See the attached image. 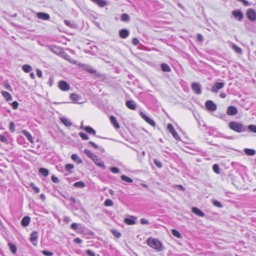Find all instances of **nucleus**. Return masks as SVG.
I'll return each instance as SVG.
<instances>
[{
	"instance_id": "nucleus-1",
	"label": "nucleus",
	"mask_w": 256,
	"mask_h": 256,
	"mask_svg": "<svg viewBox=\"0 0 256 256\" xmlns=\"http://www.w3.org/2000/svg\"><path fill=\"white\" fill-rule=\"evenodd\" d=\"M146 242L149 246L158 252H160L163 249L162 243L157 239L149 238L147 240Z\"/></svg>"
},
{
	"instance_id": "nucleus-2",
	"label": "nucleus",
	"mask_w": 256,
	"mask_h": 256,
	"mask_svg": "<svg viewBox=\"0 0 256 256\" xmlns=\"http://www.w3.org/2000/svg\"><path fill=\"white\" fill-rule=\"evenodd\" d=\"M229 128L234 132L239 133L244 132L246 130V126L235 122H230L229 123Z\"/></svg>"
},
{
	"instance_id": "nucleus-3",
	"label": "nucleus",
	"mask_w": 256,
	"mask_h": 256,
	"mask_svg": "<svg viewBox=\"0 0 256 256\" xmlns=\"http://www.w3.org/2000/svg\"><path fill=\"white\" fill-rule=\"evenodd\" d=\"M167 128H168V132L172 134L173 137L176 140H180V137L178 136V134L176 132L172 124H168V126H167Z\"/></svg>"
},
{
	"instance_id": "nucleus-4",
	"label": "nucleus",
	"mask_w": 256,
	"mask_h": 256,
	"mask_svg": "<svg viewBox=\"0 0 256 256\" xmlns=\"http://www.w3.org/2000/svg\"><path fill=\"white\" fill-rule=\"evenodd\" d=\"M248 18L251 21H254L256 20V12L252 8L248 10L246 13Z\"/></svg>"
},
{
	"instance_id": "nucleus-5",
	"label": "nucleus",
	"mask_w": 256,
	"mask_h": 256,
	"mask_svg": "<svg viewBox=\"0 0 256 256\" xmlns=\"http://www.w3.org/2000/svg\"><path fill=\"white\" fill-rule=\"evenodd\" d=\"M59 88L63 91H67L70 90V86L66 81L61 80L58 82Z\"/></svg>"
},
{
	"instance_id": "nucleus-6",
	"label": "nucleus",
	"mask_w": 256,
	"mask_h": 256,
	"mask_svg": "<svg viewBox=\"0 0 256 256\" xmlns=\"http://www.w3.org/2000/svg\"><path fill=\"white\" fill-rule=\"evenodd\" d=\"M192 88L197 94H202L201 86L199 84L193 82L192 84Z\"/></svg>"
},
{
	"instance_id": "nucleus-7",
	"label": "nucleus",
	"mask_w": 256,
	"mask_h": 256,
	"mask_svg": "<svg viewBox=\"0 0 256 256\" xmlns=\"http://www.w3.org/2000/svg\"><path fill=\"white\" fill-rule=\"evenodd\" d=\"M38 238V234L36 231H33L30 234V240L34 246H36L37 245V240Z\"/></svg>"
},
{
	"instance_id": "nucleus-8",
	"label": "nucleus",
	"mask_w": 256,
	"mask_h": 256,
	"mask_svg": "<svg viewBox=\"0 0 256 256\" xmlns=\"http://www.w3.org/2000/svg\"><path fill=\"white\" fill-rule=\"evenodd\" d=\"M206 108L210 111H214L216 110V105L212 100H208L205 104Z\"/></svg>"
},
{
	"instance_id": "nucleus-9",
	"label": "nucleus",
	"mask_w": 256,
	"mask_h": 256,
	"mask_svg": "<svg viewBox=\"0 0 256 256\" xmlns=\"http://www.w3.org/2000/svg\"><path fill=\"white\" fill-rule=\"evenodd\" d=\"M140 115L142 116V118L148 124L153 126H155L156 124L154 122L152 119L150 118L148 116L145 114H144L142 112H140Z\"/></svg>"
},
{
	"instance_id": "nucleus-10",
	"label": "nucleus",
	"mask_w": 256,
	"mask_h": 256,
	"mask_svg": "<svg viewBox=\"0 0 256 256\" xmlns=\"http://www.w3.org/2000/svg\"><path fill=\"white\" fill-rule=\"evenodd\" d=\"M224 86V82H216L212 88V91L217 93L220 89L222 88Z\"/></svg>"
},
{
	"instance_id": "nucleus-11",
	"label": "nucleus",
	"mask_w": 256,
	"mask_h": 256,
	"mask_svg": "<svg viewBox=\"0 0 256 256\" xmlns=\"http://www.w3.org/2000/svg\"><path fill=\"white\" fill-rule=\"evenodd\" d=\"M92 160L98 166L102 168L104 170L106 168L104 163L101 160L100 158H98L97 156H96L95 158H94Z\"/></svg>"
},
{
	"instance_id": "nucleus-12",
	"label": "nucleus",
	"mask_w": 256,
	"mask_h": 256,
	"mask_svg": "<svg viewBox=\"0 0 256 256\" xmlns=\"http://www.w3.org/2000/svg\"><path fill=\"white\" fill-rule=\"evenodd\" d=\"M238 113L237 108L234 106H230L228 108L226 114L229 116H234Z\"/></svg>"
},
{
	"instance_id": "nucleus-13",
	"label": "nucleus",
	"mask_w": 256,
	"mask_h": 256,
	"mask_svg": "<svg viewBox=\"0 0 256 256\" xmlns=\"http://www.w3.org/2000/svg\"><path fill=\"white\" fill-rule=\"evenodd\" d=\"M232 14L236 19L240 21L243 18L244 16L242 12L240 10H234L232 12Z\"/></svg>"
},
{
	"instance_id": "nucleus-14",
	"label": "nucleus",
	"mask_w": 256,
	"mask_h": 256,
	"mask_svg": "<svg viewBox=\"0 0 256 256\" xmlns=\"http://www.w3.org/2000/svg\"><path fill=\"white\" fill-rule=\"evenodd\" d=\"M37 17L42 20H48L50 16L48 14L44 12H38L36 14Z\"/></svg>"
},
{
	"instance_id": "nucleus-15",
	"label": "nucleus",
	"mask_w": 256,
	"mask_h": 256,
	"mask_svg": "<svg viewBox=\"0 0 256 256\" xmlns=\"http://www.w3.org/2000/svg\"><path fill=\"white\" fill-rule=\"evenodd\" d=\"M230 46L231 48L237 54H241L242 53V50L240 48L238 47V46L233 44L231 42H230Z\"/></svg>"
},
{
	"instance_id": "nucleus-16",
	"label": "nucleus",
	"mask_w": 256,
	"mask_h": 256,
	"mask_svg": "<svg viewBox=\"0 0 256 256\" xmlns=\"http://www.w3.org/2000/svg\"><path fill=\"white\" fill-rule=\"evenodd\" d=\"M22 132L27 138V139L29 140V142L30 143H32V144L34 143V140L32 138V136L29 132H28L26 130H24L22 131Z\"/></svg>"
},
{
	"instance_id": "nucleus-17",
	"label": "nucleus",
	"mask_w": 256,
	"mask_h": 256,
	"mask_svg": "<svg viewBox=\"0 0 256 256\" xmlns=\"http://www.w3.org/2000/svg\"><path fill=\"white\" fill-rule=\"evenodd\" d=\"M129 34V32L126 29L120 30L119 32V36L122 38H126Z\"/></svg>"
},
{
	"instance_id": "nucleus-18",
	"label": "nucleus",
	"mask_w": 256,
	"mask_h": 256,
	"mask_svg": "<svg viewBox=\"0 0 256 256\" xmlns=\"http://www.w3.org/2000/svg\"><path fill=\"white\" fill-rule=\"evenodd\" d=\"M126 106L130 110H135L136 108V105L133 100H127L126 102Z\"/></svg>"
},
{
	"instance_id": "nucleus-19",
	"label": "nucleus",
	"mask_w": 256,
	"mask_h": 256,
	"mask_svg": "<svg viewBox=\"0 0 256 256\" xmlns=\"http://www.w3.org/2000/svg\"><path fill=\"white\" fill-rule=\"evenodd\" d=\"M92 2L94 3L97 4L98 6L100 8H103L105 6L107 3L104 0H90Z\"/></svg>"
},
{
	"instance_id": "nucleus-20",
	"label": "nucleus",
	"mask_w": 256,
	"mask_h": 256,
	"mask_svg": "<svg viewBox=\"0 0 256 256\" xmlns=\"http://www.w3.org/2000/svg\"><path fill=\"white\" fill-rule=\"evenodd\" d=\"M192 212L196 215L200 217H204L205 216L204 214L197 208H192Z\"/></svg>"
},
{
	"instance_id": "nucleus-21",
	"label": "nucleus",
	"mask_w": 256,
	"mask_h": 256,
	"mask_svg": "<svg viewBox=\"0 0 256 256\" xmlns=\"http://www.w3.org/2000/svg\"><path fill=\"white\" fill-rule=\"evenodd\" d=\"M30 217H29L28 216H26L24 217L21 221L22 225L24 226H28L30 222Z\"/></svg>"
},
{
	"instance_id": "nucleus-22",
	"label": "nucleus",
	"mask_w": 256,
	"mask_h": 256,
	"mask_svg": "<svg viewBox=\"0 0 256 256\" xmlns=\"http://www.w3.org/2000/svg\"><path fill=\"white\" fill-rule=\"evenodd\" d=\"M61 122L66 126H70L72 125L71 122L68 118L62 117L60 118Z\"/></svg>"
},
{
	"instance_id": "nucleus-23",
	"label": "nucleus",
	"mask_w": 256,
	"mask_h": 256,
	"mask_svg": "<svg viewBox=\"0 0 256 256\" xmlns=\"http://www.w3.org/2000/svg\"><path fill=\"white\" fill-rule=\"evenodd\" d=\"M136 218L134 216H131V218H126L124 220V222L129 225L134 224L136 223L135 220Z\"/></svg>"
},
{
	"instance_id": "nucleus-24",
	"label": "nucleus",
	"mask_w": 256,
	"mask_h": 256,
	"mask_svg": "<svg viewBox=\"0 0 256 256\" xmlns=\"http://www.w3.org/2000/svg\"><path fill=\"white\" fill-rule=\"evenodd\" d=\"M110 120L114 127H115L117 129L120 128V125L117 122L114 116H110Z\"/></svg>"
},
{
	"instance_id": "nucleus-25",
	"label": "nucleus",
	"mask_w": 256,
	"mask_h": 256,
	"mask_svg": "<svg viewBox=\"0 0 256 256\" xmlns=\"http://www.w3.org/2000/svg\"><path fill=\"white\" fill-rule=\"evenodd\" d=\"M2 95L4 96L7 101L11 100H12V97L10 94L6 91H2Z\"/></svg>"
},
{
	"instance_id": "nucleus-26",
	"label": "nucleus",
	"mask_w": 256,
	"mask_h": 256,
	"mask_svg": "<svg viewBox=\"0 0 256 256\" xmlns=\"http://www.w3.org/2000/svg\"><path fill=\"white\" fill-rule=\"evenodd\" d=\"M81 66L84 68L87 71H88L90 72V73L92 74H94L96 72L95 70H94V69H92V67L88 65H87V64H82L81 65Z\"/></svg>"
},
{
	"instance_id": "nucleus-27",
	"label": "nucleus",
	"mask_w": 256,
	"mask_h": 256,
	"mask_svg": "<svg viewBox=\"0 0 256 256\" xmlns=\"http://www.w3.org/2000/svg\"><path fill=\"white\" fill-rule=\"evenodd\" d=\"M84 130L90 134H92L93 135H95L96 134L95 130L88 126H85L84 128Z\"/></svg>"
},
{
	"instance_id": "nucleus-28",
	"label": "nucleus",
	"mask_w": 256,
	"mask_h": 256,
	"mask_svg": "<svg viewBox=\"0 0 256 256\" xmlns=\"http://www.w3.org/2000/svg\"><path fill=\"white\" fill-rule=\"evenodd\" d=\"M39 172L42 175L44 176H47L49 174L48 170L46 168H40L39 169Z\"/></svg>"
},
{
	"instance_id": "nucleus-29",
	"label": "nucleus",
	"mask_w": 256,
	"mask_h": 256,
	"mask_svg": "<svg viewBox=\"0 0 256 256\" xmlns=\"http://www.w3.org/2000/svg\"><path fill=\"white\" fill-rule=\"evenodd\" d=\"M84 153L86 154L88 157L90 158L92 160L94 158H95L96 155H95L94 154H93L92 152L88 150H84Z\"/></svg>"
},
{
	"instance_id": "nucleus-30",
	"label": "nucleus",
	"mask_w": 256,
	"mask_h": 256,
	"mask_svg": "<svg viewBox=\"0 0 256 256\" xmlns=\"http://www.w3.org/2000/svg\"><path fill=\"white\" fill-rule=\"evenodd\" d=\"M244 152L248 156H254L256 154V151L253 149L245 148Z\"/></svg>"
},
{
	"instance_id": "nucleus-31",
	"label": "nucleus",
	"mask_w": 256,
	"mask_h": 256,
	"mask_svg": "<svg viewBox=\"0 0 256 256\" xmlns=\"http://www.w3.org/2000/svg\"><path fill=\"white\" fill-rule=\"evenodd\" d=\"M162 70L164 72H169L170 71V68L166 64H161Z\"/></svg>"
},
{
	"instance_id": "nucleus-32",
	"label": "nucleus",
	"mask_w": 256,
	"mask_h": 256,
	"mask_svg": "<svg viewBox=\"0 0 256 256\" xmlns=\"http://www.w3.org/2000/svg\"><path fill=\"white\" fill-rule=\"evenodd\" d=\"M71 158L74 161L77 162L78 164L82 162V160L76 154H72Z\"/></svg>"
},
{
	"instance_id": "nucleus-33",
	"label": "nucleus",
	"mask_w": 256,
	"mask_h": 256,
	"mask_svg": "<svg viewBox=\"0 0 256 256\" xmlns=\"http://www.w3.org/2000/svg\"><path fill=\"white\" fill-rule=\"evenodd\" d=\"M22 70L25 72H30L32 70V68L28 64H24L22 67Z\"/></svg>"
},
{
	"instance_id": "nucleus-34",
	"label": "nucleus",
	"mask_w": 256,
	"mask_h": 256,
	"mask_svg": "<svg viewBox=\"0 0 256 256\" xmlns=\"http://www.w3.org/2000/svg\"><path fill=\"white\" fill-rule=\"evenodd\" d=\"M66 170L70 174H72V170L74 168V166L72 164H67L66 165Z\"/></svg>"
},
{
	"instance_id": "nucleus-35",
	"label": "nucleus",
	"mask_w": 256,
	"mask_h": 256,
	"mask_svg": "<svg viewBox=\"0 0 256 256\" xmlns=\"http://www.w3.org/2000/svg\"><path fill=\"white\" fill-rule=\"evenodd\" d=\"M8 246H9V247H10V248L11 252L14 254H15L17 251L16 247L14 244H11V243L8 244Z\"/></svg>"
},
{
	"instance_id": "nucleus-36",
	"label": "nucleus",
	"mask_w": 256,
	"mask_h": 256,
	"mask_svg": "<svg viewBox=\"0 0 256 256\" xmlns=\"http://www.w3.org/2000/svg\"><path fill=\"white\" fill-rule=\"evenodd\" d=\"M121 178L123 180H124V181H125L126 182H128L131 183V182H133V180L131 178L127 176H126L125 175L121 176Z\"/></svg>"
},
{
	"instance_id": "nucleus-37",
	"label": "nucleus",
	"mask_w": 256,
	"mask_h": 256,
	"mask_svg": "<svg viewBox=\"0 0 256 256\" xmlns=\"http://www.w3.org/2000/svg\"><path fill=\"white\" fill-rule=\"evenodd\" d=\"M121 20L124 22H128L130 20V16L126 14H123L121 16Z\"/></svg>"
},
{
	"instance_id": "nucleus-38",
	"label": "nucleus",
	"mask_w": 256,
	"mask_h": 256,
	"mask_svg": "<svg viewBox=\"0 0 256 256\" xmlns=\"http://www.w3.org/2000/svg\"><path fill=\"white\" fill-rule=\"evenodd\" d=\"M70 98L74 102H78L79 100L78 96L74 94H72L70 95Z\"/></svg>"
},
{
	"instance_id": "nucleus-39",
	"label": "nucleus",
	"mask_w": 256,
	"mask_h": 256,
	"mask_svg": "<svg viewBox=\"0 0 256 256\" xmlns=\"http://www.w3.org/2000/svg\"><path fill=\"white\" fill-rule=\"evenodd\" d=\"M52 50L55 54H58L62 52V49L60 48L54 46L52 48Z\"/></svg>"
},
{
	"instance_id": "nucleus-40",
	"label": "nucleus",
	"mask_w": 256,
	"mask_h": 256,
	"mask_svg": "<svg viewBox=\"0 0 256 256\" xmlns=\"http://www.w3.org/2000/svg\"><path fill=\"white\" fill-rule=\"evenodd\" d=\"M74 186L75 187L82 188L85 186V184L82 182H78L74 184Z\"/></svg>"
},
{
	"instance_id": "nucleus-41",
	"label": "nucleus",
	"mask_w": 256,
	"mask_h": 256,
	"mask_svg": "<svg viewBox=\"0 0 256 256\" xmlns=\"http://www.w3.org/2000/svg\"><path fill=\"white\" fill-rule=\"evenodd\" d=\"M30 186L36 193L38 194L40 192V188L36 186L34 183H31Z\"/></svg>"
},
{
	"instance_id": "nucleus-42",
	"label": "nucleus",
	"mask_w": 256,
	"mask_h": 256,
	"mask_svg": "<svg viewBox=\"0 0 256 256\" xmlns=\"http://www.w3.org/2000/svg\"><path fill=\"white\" fill-rule=\"evenodd\" d=\"M213 170L216 173V174H220V168L219 166L217 164H214L212 166Z\"/></svg>"
},
{
	"instance_id": "nucleus-43",
	"label": "nucleus",
	"mask_w": 256,
	"mask_h": 256,
	"mask_svg": "<svg viewBox=\"0 0 256 256\" xmlns=\"http://www.w3.org/2000/svg\"><path fill=\"white\" fill-rule=\"evenodd\" d=\"M114 203L110 199H106L104 202V205L107 206H112Z\"/></svg>"
},
{
	"instance_id": "nucleus-44",
	"label": "nucleus",
	"mask_w": 256,
	"mask_h": 256,
	"mask_svg": "<svg viewBox=\"0 0 256 256\" xmlns=\"http://www.w3.org/2000/svg\"><path fill=\"white\" fill-rule=\"evenodd\" d=\"M79 135L80 136V138L83 140H88L89 138L88 136L84 132H80Z\"/></svg>"
},
{
	"instance_id": "nucleus-45",
	"label": "nucleus",
	"mask_w": 256,
	"mask_h": 256,
	"mask_svg": "<svg viewBox=\"0 0 256 256\" xmlns=\"http://www.w3.org/2000/svg\"><path fill=\"white\" fill-rule=\"evenodd\" d=\"M248 129L250 131L256 133V125L250 124L248 126Z\"/></svg>"
},
{
	"instance_id": "nucleus-46",
	"label": "nucleus",
	"mask_w": 256,
	"mask_h": 256,
	"mask_svg": "<svg viewBox=\"0 0 256 256\" xmlns=\"http://www.w3.org/2000/svg\"><path fill=\"white\" fill-rule=\"evenodd\" d=\"M172 234L178 238H180L181 237L180 234L176 230H172Z\"/></svg>"
},
{
	"instance_id": "nucleus-47",
	"label": "nucleus",
	"mask_w": 256,
	"mask_h": 256,
	"mask_svg": "<svg viewBox=\"0 0 256 256\" xmlns=\"http://www.w3.org/2000/svg\"><path fill=\"white\" fill-rule=\"evenodd\" d=\"M113 234L117 238H119L121 236L120 233L116 230H112Z\"/></svg>"
},
{
	"instance_id": "nucleus-48",
	"label": "nucleus",
	"mask_w": 256,
	"mask_h": 256,
	"mask_svg": "<svg viewBox=\"0 0 256 256\" xmlns=\"http://www.w3.org/2000/svg\"><path fill=\"white\" fill-rule=\"evenodd\" d=\"M212 204H213L215 206H216V207H218V208H222V204H220V202H219L218 200H212Z\"/></svg>"
},
{
	"instance_id": "nucleus-49",
	"label": "nucleus",
	"mask_w": 256,
	"mask_h": 256,
	"mask_svg": "<svg viewBox=\"0 0 256 256\" xmlns=\"http://www.w3.org/2000/svg\"><path fill=\"white\" fill-rule=\"evenodd\" d=\"M154 162L156 166L158 168H161L162 167V164L160 161L155 159L154 160Z\"/></svg>"
},
{
	"instance_id": "nucleus-50",
	"label": "nucleus",
	"mask_w": 256,
	"mask_h": 256,
	"mask_svg": "<svg viewBox=\"0 0 256 256\" xmlns=\"http://www.w3.org/2000/svg\"><path fill=\"white\" fill-rule=\"evenodd\" d=\"M110 171L114 174H118L120 172V170L116 167H112L110 168Z\"/></svg>"
},
{
	"instance_id": "nucleus-51",
	"label": "nucleus",
	"mask_w": 256,
	"mask_h": 256,
	"mask_svg": "<svg viewBox=\"0 0 256 256\" xmlns=\"http://www.w3.org/2000/svg\"><path fill=\"white\" fill-rule=\"evenodd\" d=\"M86 253L88 256H96L95 253L90 250H87L86 251Z\"/></svg>"
},
{
	"instance_id": "nucleus-52",
	"label": "nucleus",
	"mask_w": 256,
	"mask_h": 256,
	"mask_svg": "<svg viewBox=\"0 0 256 256\" xmlns=\"http://www.w3.org/2000/svg\"><path fill=\"white\" fill-rule=\"evenodd\" d=\"M9 128H10V132H14V130H15L14 124V122H10V124Z\"/></svg>"
},
{
	"instance_id": "nucleus-53",
	"label": "nucleus",
	"mask_w": 256,
	"mask_h": 256,
	"mask_svg": "<svg viewBox=\"0 0 256 256\" xmlns=\"http://www.w3.org/2000/svg\"><path fill=\"white\" fill-rule=\"evenodd\" d=\"M42 253L46 256H52L53 255V252L48 250H43Z\"/></svg>"
},
{
	"instance_id": "nucleus-54",
	"label": "nucleus",
	"mask_w": 256,
	"mask_h": 256,
	"mask_svg": "<svg viewBox=\"0 0 256 256\" xmlns=\"http://www.w3.org/2000/svg\"><path fill=\"white\" fill-rule=\"evenodd\" d=\"M0 142H5L6 144L8 143V140L4 136L0 134Z\"/></svg>"
},
{
	"instance_id": "nucleus-55",
	"label": "nucleus",
	"mask_w": 256,
	"mask_h": 256,
	"mask_svg": "<svg viewBox=\"0 0 256 256\" xmlns=\"http://www.w3.org/2000/svg\"><path fill=\"white\" fill-rule=\"evenodd\" d=\"M52 180L54 183H58L60 182L58 178L54 176H52L51 178Z\"/></svg>"
},
{
	"instance_id": "nucleus-56",
	"label": "nucleus",
	"mask_w": 256,
	"mask_h": 256,
	"mask_svg": "<svg viewBox=\"0 0 256 256\" xmlns=\"http://www.w3.org/2000/svg\"><path fill=\"white\" fill-rule=\"evenodd\" d=\"M132 44L134 46H138L139 43V40L137 38H134L132 40Z\"/></svg>"
},
{
	"instance_id": "nucleus-57",
	"label": "nucleus",
	"mask_w": 256,
	"mask_h": 256,
	"mask_svg": "<svg viewBox=\"0 0 256 256\" xmlns=\"http://www.w3.org/2000/svg\"><path fill=\"white\" fill-rule=\"evenodd\" d=\"M12 106L14 110H16L18 108V104L17 102L14 101L12 102Z\"/></svg>"
},
{
	"instance_id": "nucleus-58",
	"label": "nucleus",
	"mask_w": 256,
	"mask_h": 256,
	"mask_svg": "<svg viewBox=\"0 0 256 256\" xmlns=\"http://www.w3.org/2000/svg\"><path fill=\"white\" fill-rule=\"evenodd\" d=\"M70 227L72 229L74 230H76L78 228V224L76 223H72L71 224Z\"/></svg>"
},
{
	"instance_id": "nucleus-59",
	"label": "nucleus",
	"mask_w": 256,
	"mask_h": 256,
	"mask_svg": "<svg viewBox=\"0 0 256 256\" xmlns=\"http://www.w3.org/2000/svg\"><path fill=\"white\" fill-rule=\"evenodd\" d=\"M140 223L142 224H149L148 220L144 218H142L140 220Z\"/></svg>"
},
{
	"instance_id": "nucleus-60",
	"label": "nucleus",
	"mask_w": 256,
	"mask_h": 256,
	"mask_svg": "<svg viewBox=\"0 0 256 256\" xmlns=\"http://www.w3.org/2000/svg\"><path fill=\"white\" fill-rule=\"evenodd\" d=\"M74 242L75 243L78 244H80L82 242V240L80 238H78L74 239Z\"/></svg>"
},
{
	"instance_id": "nucleus-61",
	"label": "nucleus",
	"mask_w": 256,
	"mask_h": 256,
	"mask_svg": "<svg viewBox=\"0 0 256 256\" xmlns=\"http://www.w3.org/2000/svg\"><path fill=\"white\" fill-rule=\"evenodd\" d=\"M4 86H5V88L8 90H10V91H12V88L10 86V84L8 83V82H6L4 84Z\"/></svg>"
},
{
	"instance_id": "nucleus-62",
	"label": "nucleus",
	"mask_w": 256,
	"mask_h": 256,
	"mask_svg": "<svg viewBox=\"0 0 256 256\" xmlns=\"http://www.w3.org/2000/svg\"><path fill=\"white\" fill-rule=\"evenodd\" d=\"M36 74L38 78H41L42 76V72L39 70H36Z\"/></svg>"
},
{
	"instance_id": "nucleus-63",
	"label": "nucleus",
	"mask_w": 256,
	"mask_h": 256,
	"mask_svg": "<svg viewBox=\"0 0 256 256\" xmlns=\"http://www.w3.org/2000/svg\"><path fill=\"white\" fill-rule=\"evenodd\" d=\"M89 144L90 145H92L95 148H98V146L97 144H94V142H92V141H90L89 142Z\"/></svg>"
},
{
	"instance_id": "nucleus-64",
	"label": "nucleus",
	"mask_w": 256,
	"mask_h": 256,
	"mask_svg": "<svg viewBox=\"0 0 256 256\" xmlns=\"http://www.w3.org/2000/svg\"><path fill=\"white\" fill-rule=\"evenodd\" d=\"M64 22L66 26L72 27V24H71L70 22L68 20H64Z\"/></svg>"
}]
</instances>
